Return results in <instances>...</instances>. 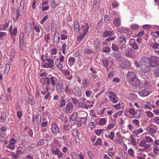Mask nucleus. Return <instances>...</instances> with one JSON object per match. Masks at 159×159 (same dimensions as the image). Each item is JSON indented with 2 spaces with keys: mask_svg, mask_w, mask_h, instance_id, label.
<instances>
[{
  "mask_svg": "<svg viewBox=\"0 0 159 159\" xmlns=\"http://www.w3.org/2000/svg\"><path fill=\"white\" fill-rule=\"evenodd\" d=\"M80 25L77 20H75L74 21V29L76 32H78L79 30Z\"/></svg>",
  "mask_w": 159,
  "mask_h": 159,
  "instance_id": "ddd939ff",
  "label": "nucleus"
},
{
  "mask_svg": "<svg viewBox=\"0 0 159 159\" xmlns=\"http://www.w3.org/2000/svg\"><path fill=\"white\" fill-rule=\"evenodd\" d=\"M57 5L58 4L56 2V0H52L51 5V7L55 8Z\"/></svg>",
  "mask_w": 159,
  "mask_h": 159,
  "instance_id": "4be33fe9",
  "label": "nucleus"
},
{
  "mask_svg": "<svg viewBox=\"0 0 159 159\" xmlns=\"http://www.w3.org/2000/svg\"><path fill=\"white\" fill-rule=\"evenodd\" d=\"M74 93L76 96L80 97L81 95V92L80 89L77 88V89H75V90Z\"/></svg>",
  "mask_w": 159,
  "mask_h": 159,
  "instance_id": "6ab92c4d",
  "label": "nucleus"
},
{
  "mask_svg": "<svg viewBox=\"0 0 159 159\" xmlns=\"http://www.w3.org/2000/svg\"><path fill=\"white\" fill-rule=\"evenodd\" d=\"M112 49L114 51H118L119 48L115 44L113 43L112 46Z\"/></svg>",
  "mask_w": 159,
  "mask_h": 159,
  "instance_id": "7c9ffc66",
  "label": "nucleus"
},
{
  "mask_svg": "<svg viewBox=\"0 0 159 159\" xmlns=\"http://www.w3.org/2000/svg\"><path fill=\"white\" fill-rule=\"evenodd\" d=\"M126 79L129 83L133 86H138L140 84L139 80L137 78L136 75L133 72H128L126 76Z\"/></svg>",
  "mask_w": 159,
  "mask_h": 159,
  "instance_id": "f03ea898",
  "label": "nucleus"
},
{
  "mask_svg": "<svg viewBox=\"0 0 159 159\" xmlns=\"http://www.w3.org/2000/svg\"><path fill=\"white\" fill-rule=\"evenodd\" d=\"M133 53V50L131 48H128L125 50V55L127 57H130Z\"/></svg>",
  "mask_w": 159,
  "mask_h": 159,
  "instance_id": "4468645a",
  "label": "nucleus"
},
{
  "mask_svg": "<svg viewBox=\"0 0 159 159\" xmlns=\"http://www.w3.org/2000/svg\"><path fill=\"white\" fill-rule=\"evenodd\" d=\"M25 1L24 0H22L21 1L20 5L19 7V9H23L24 7Z\"/></svg>",
  "mask_w": 159,
  "mask_h": 159,
  "instance_id": "e433bc0d",
  "label": "nucleus"
},
{
  "mask_svg": "<svg viewBox=\"0 0 159 159\" xmlns=\"http://www.w3.org/2000/svg\"><path fill=\"white\" fill-rule=\"evenodd\" d=\"M56 88L58 92L60 93L62 91V89L61 88L59 83H58L57 84Z\"/></svg>",
  "mask_w": 159,
  "mask_h": 159,
  "instance_id": "412c9836",
  "label": "nucleus"
},
{
  "mask_svg": "<svg viewBox=\"0 0 159 159\" xmlns=\"http://www.w3.org/2000/svg\"><path fill=\"white\" fill-rule=\"evenodd\" d=\"M146 114L149 117H152L154 116L153 114L150 111L146 112Z\"/></svg>",
  "mask_w": 159,
  "mask_h": 159,
  "instance_id": "e2e57ef3",
  "label": "nucleus"
},
{
  "mask_svg": "<svg viewBox=\"0 0 159 159\" xmlns=\"http://www.w3.org/2000/svg\"><path fill=\"white\" fill-rule=\"evenodd\" d=\"M52 133L56 134L59 133L60 131V129L57 125L55 123H53L52 126Z\"/></svg>",
  "mask_w": 159,
  "mask_h": 159,
  "instance_id": "0eeeda50",
  "label": "nucleus"
},
{
  "mask_svg": "<svg viewBox=\"0 0 159 159\" xmlns=\"http://www.w3.org/2000/svg\"><path fill=\"white\" fill-rule=\"evenodd\" d=\"M144 88L146 89H148L151 87V84L150 83L146 81L144 83Z\"/></svg>",
  "mask_w": 159,
  "mask_h": 159,
  "instance_id": "bb28decb",
  "label": "nucleus"
},
{
  "mask_svg": "<svg viewBox=\"0 0 159 159\" xmlns=\"http://www.w3.org/2000/svg\"><path fill=\"white\" fill-rule=\"evenodd\" d=\"M61 117L62 118V119H61V120L64 121L65 123H66L67 122L68 119L66 117L63 116H62Z\"/></svg>",
  "mask_w": 159,
  "mask_h": 159,
  "instance_id": "bf43d9fd",
  "label": "nucleus"
},
{
  "mask_svg": "<svg viewBox=\"0 0 159 159\" xmlns=\"http://www.w3.org/2000/svg\"><path fill=\"white\" fill-rule=\"evenodd\" d=\"M146 143V141L143 139L140 142V145L141 147H144Z\"/></svg>",
  "mask_w": 159,
  "mask_h": 159,
  "instance_id": "de8ad7c7",
  "label": "nucleus"
},
{
  "mask_svg": "<svg viewBox=\"0 0 159 159\" xmlns=\"http://www.w3.org/2000/svg\"><path fill=\"white\" fill-rule=\"evenodd\" d=\"M114 133L113 132H111V134L109 136V138L111 139H113L114 137Z\"/></svg>",
  "mask_w": 159,
  "mask_h": 159,
  "instance_id": "338daca9",
  "label": "nucleus"
},
{
  "mask_svg": "<svg viewBox=\"0 0 159 159\" xmlns=\"http://www.w3.org/2000/svg\"><path fill=\"white\" fill-rule=\"evenodd\" d=\"M86 118L85 117H82L80 120V121L82 124H84L86 122Z\"/></svg>",
  "mask_w": 159,
  "mask_h": 159,
  "instance_id": "774afa93",
  "label": "nucleus"
},
{
  "mask_svg": "<svg viewBox=\"0 0 159 159\" xmlns=\"http://www.w3.org/2000/svg\"><path fill=\"white\" fill-rule=\"evenodd\" d=\"M114 126V125L113 123H111L107 127L106 130H107L110 129L111 128H113Z\"/></svg>",
  "mask_w": 159,
  "mask_h": 159,
  "instance_id": "09e8293b",
  "label": "nucleus"
},
{
  "mask_svg": "<svg viewBox=\"0 0 159 159\" xmlns=\"http://www.w3.org/2000/svg\"><path fill=\"white\" fill-rule=\"evenodd\" d=\"M78 131L76 129H73L72 132V134L74 136H77L78 135Z\"/></svg>",
  "mask_w": 159,
  "mask_h": 159,
  "instance_id": "864d4df0",
  "label": "nucleus"
},
{
  "mask_svg": "<svg viewBox=\"0 0 159 159\" xmlns=\"http://www.w3.org/2000/svg\"><path fill=\"white\" fill-rule=\"evenodd\" d=\"M26 32L27 33H30L32 31L31 25L30 24H28L26 27Z\"/></svg>",
  "mask_w": 159,
  "mask_h": 159,
  "instance_id": "aec40b11",
  "label": "nucleus"
},
{
  "mask_svg": "<svg viewBox=\"0 0 159 159\" xmlns=\"http://www.w3.org/2000/svg\"><path fill=\"white\" fill-rule=\"evenodd\" d=\"M119 40L121 44L124 45L125 44L126 42V39L124 36H121L119 37Z\"/></svg>",
  "mask_w": 159,
  "mask_h": 159,
  "instance_id": "dca6fc26",
  "label": "nucleus"
},
{
  "mask_svg": "<svg viewBox=\"0 0 159 159\" xmlns=\"http://www.w3.org/2000/svg\"><path fill=\"white\" fill-rule=\"evenodd\" d=\"M77 113L76 112L74 113L72 115L71 118H70V120H71L73 121H74L76 120L77 117Z\"/></svg>",
  "mask_w": 159,
  "mask_h": 159,
  "instance_id": "5701e85b",
  "label": "nucleus"
},
{
  "mask_svg": "<svg viewBox=\"0 0 159 159\" xmlns=\"http://www.w3.org/2000/svg\"><path fill=\"white\" fill-rule=\"evenodd\" d=\"M74 107V106L72 103H69L67 104L66 107L64 108V112L66 113H70L73 111Z\"/></svg>",
  "mask_w": 159,
  "mask_h": 159,
  "instance_id": "7ed1b4c3",
  "label": "nucleus"
},
{
  "mask_svg": "<svg viewBox=\"0 0 159 159\" xmlns=\"http://www.w3.org/2000/svg\"><path fill=\"white\" fill-rule=\"evenodd\" d=\"M155 75L156 76L159 77V67H157L156 69Z\"/></svg>",
  "mask_w": 159,
  "mask_h": 159,
  "instance_id": "ea45409f",
  "label": "nucleus"
},
{
  "mask_svg": "<svg viewBox=\"0 0 159 159\" xmlns=\"http://www.w3.org/2000/svg\"><path fill=\"white\" fill-rule=\"evenodd\" d=\"M60 36L57 32L55 33L53 39V42L56 44H57L59 41Z\"/></svg>",
  "mask_w": 159,
  "mask_h": 159,
  "instance_id": "1a4fd4ad",
  "label": "nucleus"
},
{
  "mask_svg": "<svg viewBox=\"0 0 159 159\" xmlns=\"http://www.w3.org/2000/svg\"><path fill=\"white\" fill-rule=\"evenodd\" d=\"M110 17L109 16L105 15L104 16V19L105 21L107 22L109 21Z\"/></svg>",
  "mask_w": 159,
  "mask_h": 159,
  "instance_id": "69168bd1",
  "label": "nucleus"
},
{
  "mask_svg": "<svg viewBox=\"0 0 159 159\" xmlns=\"http://www.w3.org/2000/svg\"><path fill=\"white\" fill-rule=\"evenodd\" d=\"M147 130L148 132L151 133H154L156 132V130L150 127H148L147 128Z\"/></svg>",
  "mask_w": 159,
  "mask_h": 159,
  "instance_id": "c85d7f7f",
  "label": "nucleus"
},
{
  "mask_svg": "<svg viewBox=\"0 0 159 159\" xmlns=\"http://www.w3.org/2000/svg\"><path fill=\"white\" fill-rule=\"evenodd\" d=\"M50 80L51 81V83L52 85L53 86H54L55 85L56 83L55 81L54 80V77H52L50 79Z\"/></svg>",
  "mask_w": 159,
  "mask_h": 159,
  "instance_id": "a18cd8bd",
  "label": "nucleus"
},
{
  "mask_svg": "<svg viewBox=\"0 0 159 159\" xmlns=\"http://www.w3.org/2000/svg\"><path fill=\"white\" fill-rule=\"evenodd\" d=\"M101 139H100L98 138L96 141L94 143L95 145L97 146L101 145Z\"/></svg>",
  "mask_w": 159,
  "mask_h": 159,
  "instance_id": "4c0bfd02",
  "label": "nucleus"
},
{
  "mask_svg": "<svg viewBox=\"0 0 159 159\" xmlns=\"http://www.w3.org/2000/svg\"><path fill=\"white\" fill-rule=\"evenodd\" d=\"M103 131V129H98L95 130V134L97 135H99Z\"/></svg>",
  "mask_w": 159,
  "mask_h": 159,
  "instance_id": "c03bdc74",
  "label": "nucleus"
},
{
  "mask_svg": "<svg viewBox=\"0 0 159 159\" xmlns=\"http://www.w3.org/2000/svg\"><path fill=\"white\" fill-rule=\"evenodd\" d=\"M50 80L48 77H47L45 78L44 79V84H50Z\"/></svg>",
  "mask_w": 159,
  "mask_h": 159,
  "instance_id": "b1692460",
  "label": "nucleus"
},
{
  "mask_svg": "<svg viewBox=\"0 0 159 159\" xmlns=\"http://www.w3.org/2000/svg\"><path fill=\"white\" fill-rule=\"evenodd\" d=\"M75 59L73 57H70L69 59V63L70 65L74 64L75 62Z\"/></svg>",
  "mask_w": 159,
  "mask_h": 159,
  "instance_id": "a878e982",
  "label": "nucleus"
},
{
  "mask_svg": "<svg viewBox=\"0 0 159 159\" xmlns=\"http://www.w3.org/2000/svg\"><path fill=\"white\" fill-rule=\"evenodd\" d=\"M140 111L139 110H137L135 111L133 116L136 118H139L141 117L140 116Z\"/></svg>",
  "mask_w": 159,
  "mask_h": 159,
  "instance_id": "a211bd4d",
  "label": "nucleus"
},
{
  "mask_svg": "<svg viewBox=\"0 0 159 159\" xmlns=\"http://www.w3.org/2000/svg\"><path fill=\"white\" fill-rule=\"evenodd\" d=\"M106 121L107 120L104 118H102L100 120L99 123L101 125H103Z\"/></svg>",
  "mask_w": 159,
  "mask_h": 159,
  "instance_id": "a19ab883",
  "label": "nucleus"
},
{
  "mask_svg": "<svg viewBox=\"0 0 159 159\" xmlns=\"http://www.w3.org/2000/svg\"><path fill=\"white\" fill-rule=\"evenodd\" d=\"M83 87L84 88H87L89 85V81L86 78H84L83 80Z\"/></svg>",
  "mask_w": 159,
  "mask_h": 159,
  "instance_id": "9d476101",
  "label": "nucleus"
},
{
  "mask_svg": "<svg viewBox=\"0 0 159 159\" xmlns=\"http://www.w3.org/2000/svg\"><path fill=\"white\" fill-rule=\"evenodd\" d=\"M139 94L141 96L145 97L148 95L149 93L148 92H147L146 90H144L139 92Z\"/></svg>",
  "mask_w": 159,
  "mask_h": 159,
  "instance_id": "f3484780",
  "label": "nucleus"
},
{
  "mask_svg": "<svg viewBox=\"0 0 159 159\" xmlns=\"http://www.w3.org/2000/svg\"><path fill=\"white\" fill-rule=\"evenodd\" d=\"M48 16H46L45 17H44L42 19L41 21V24H43L44 22L46 21V20L48 19Z\"/></svg>",
  "mask_w": 159,
  "mask_h": 159,
  "instance_id": "13d9d810",
  "label": "nucleus"
},
{
  "mask_svg": "<svg viewBox=\"0 0 159 159\" xmlns=\"http://www.w3.org/2000/svg\"><path fill=\"white\" fill-rule=\"evenodd\" d=\"M44 39L47 40L46 43H48V41L50 39V35L49 34H46L44 37Z\"/></svg>",
  "mask_w": 159,
  "mask_h": 159,
  "instance_id": "680f3d73",
  "label": "nucleus"
},
{
  "mask_svg": "<svg viewBox=\"0 0 159 159\" xmlns=\"http://www.w3.org/2000/svg\"><path fill=\"white\" fill-rule=\"evenodd\" d=\"M100 0H93V9L95 11H96L98 8V5Z\"/></svg>",
  "mask_w": 159,
  "mask_h": 159,
  "instance_id": "9b49d317",
  "label": "nucleus"
},
{
  "mask_svg": "<svg viewBox=\"0 0 159 159\" xmlns=\"http://www.w3.org/2000/svg\"><path fill=\"white\" fill-rule=\"evenodd\" d=\"M130 138L131 139V142L133 145L135 146L136 145V140L135 139L133 138L132 135H131L130 137Z\"/></svg>",
  "mask_w": 159,
  "mask_h": 159,
  "instance_id": "393cba45",
  "label": "nucleus"
},
{
  "mask_svg": "<svg viewBox=\"0 0 159 159\" xmlns=\"http://www.w3.org/2000/svg\"><path fill=\"white\" fill-rule=\"evenodd\" d=\"M138 66L144 72L147 73L151 68V63L149 59L144 58L139 62Z\"/></svg>",
  "mask_w": 159,
  "mask_h": 159,
  "instance_id": "f257e3e1",
  "label": "nucleus"
},
{
  "mask_svg": "<svg viewBox=\"0 0 159 159\" xmlns=\"http://www.w3.org/2000/svg\"><path fill=\"white\" fill-rule=\"evenodd\" d=\"M88 29L87 28H84L83 30L82 34L85 35L88 31Z\"/></svg>",
  "mask_w": 159,
  "mask_h": 159,
  "instance_id": "6e6d98bb",
  "label": "nucleus"
},
{
  "mask_svg": "<svg viewBox=\"0 0 159 159\" xmlns=\"http://www.w3.org/2000/svg\"><path fill=\"white\" fill-rule=\"evenodd\" d=\"M159 150V148L157 146H155V147L153 149V152L155 154H156L157 153V152Z\"/></svg>",
  "mask_w": 159,
  "mask_h": 159,
  "instance_id": "603ef678",
  "label": "nucleus"
},
{
  "mask_svg": "<svg viewBox=\"0 0 159 159\" xmlns=\"http://www.w3.org/2000/svg\"><path fill=\"white\" fill-rule=\"evenodd\" d=\"M145 140L148 143H151L153 141L152 139L150 137H146L145 138Z\"/></svg>",
  "mask_w": 159,
  "mask_h": 159,
  "instance_id": "f704fd0d",
  "label": "nucleus"
},
{
  "mask_svg": "<svg viewBox=\"0 0 159 159\" xmlns=\"http://www.w3.org/2000/svg\"><path fill=\"white\" fill-rule=\"evenodd\" d=\"M102 62L105 66H107L109 64V61L106 59H103Z\"/></svg>",
  "mask_w": 159,
  "mask_h": 159,
  "instance_id": "cd10ccee",
  "label": "nucleus"
},
{
  "mask_svg": "<svg viewBox=\"0 0 159 159\" xmlns=\"http://www.w3.org/2000/svg\"><path fill=\"white\" fill-rule=\"evenodd\" d=\"M52 152L54 154H55L58 156L59 158H61L63 157V154L61 151L59 150L58 148H56L55 149H54L53 148L52 149Z\"/></svg>",
  "mask_w": 159,
  "mask_h": 159,
  "instance_id": "423d86ee",
  "label": "nucleus"
},
{
  "mask_svg": "<svg viewBox=\"0 0 159 159\" xmlns=\"http://www.w3.org/2000/svg\"><path fill=\"white\" fill-rule=\"evenodd\" d=\"M110 50V48L109 47H105L103 49V51L104 52H108Z\"/></svg>",
  "mask_w": 159,
  "mask_h": 159,
  "instance_id": "49530a36",
  "label": "nucleus"
},
{
  "mask_svg": "<svg viewBox=\"0 0 159 159\" xmlns=\"http://www.w3.org/2000/svg\"><path fill=\"white\" fill-rule=\"evenodd\" d=\"M100 43L99 40L98 39H97L95 41H94L93 44L95 47H97L99 45Z\"/></svg>",
  "mask_w": 159,
  "mask_h": 159,
  "instance_id": "72a5a7b5",
  "label": "nucleus"
},
{
  "mask_svg": "<svg viewBox=\"0 0 159 159\" xmlns=\"http://www.w3.org/2000/svg\"><path fill=\"white\" fill-rule=\"evenodd\" d=\"M130 98L133 100H134L137 98V95L134 93H131L129 96Z\"/></svg>",
  "mask_w": 159,
  "mask_h": 159,
  "instance_id": "58836bf2",
  "label": "nucleus"
},
{
  "mask_svg": "<svg viewBox=\"0 0 159 159\" xmlns=\"http://www.w3.org/2000/svg\"><path fill=\"white\" fill-rule=\"evenodd\" d=\"M92 52V50L88 48H86L84 50V53H85L90 54Z\"/></svg>",
  "mask_w": 159,
  "mask_h": 159,
  "instance_id": "3c124183",
  "label": "nucleus"
},
{
  "mask_svg": "<svg viewBox=\"0 0 159 159\" xmlns=\"http://www.w3.org/2000/svg\"><path fill=\"white\" fill-rule=\"evenodd\" d=\"M104 34L106 36V37H108L111 34V33L110 31H106L104 32Z\"/></svg>",
  "mask_w": 159,
  "mask_h": 159,
  "instance_id": "5fc2aeb1",
  "label": "nucleus"
},
{
  "mask_svg": "<svg viewBox=\"0 0 159 159\" xmlns=\"http://www.w3.org/2000/svg\"><path fill=\"white\" fill-rule=\"evenodd\" d=\"M11 156H12V159H17L18 158V155L16 153L12 154Z\"/></svg>",
  "mask_w": 159,
  "mask_h": 159,
  "instance_id": "0e129e2a",
  "label": "nucleus"
},
{
  "mask_svg": "<svg viewBox=\"0 0 159 159\" xmlns=\"http://www.w3.org/2000/svg\"><path fill=\"white\" fill-rule=\"evenodd\" d=\"M60 102V106L61 107H64L66 104V101L63 99H61Z\"/></svg>",
  "mask_w": 159,
  "mask_h": 159,
  "instance_id": "c756f323",
  "label": "nucleus"
},
{
  "mask_svg": "<svg viewBox=\"0 0 159 159\" xmlns=\"http://www.w3.org/2000/svg\"><path fill=\"white\" fill-rule=\"evenodd\" d=\"M139 27V25L136 24H133L130 26V28L132 30H135L137 29Z\"/></svg>",
  "mask_w": 159,
  "mask_h": 159,
  "instance_id": "2f4dec72",
  "label": "nucleus"
},
{
  "mask_svg": "<svg viewBox=\"0 0 159 159\" xmlns=\"http://www.w3.org/2000/svg\"><path fill=\"white\" fill-rule=\"evenodd\" d=\"M6 118V114L4 112H2L0 117V121L2 123H4Z\"/></svg>",
  "mask_w": 159,
  "mask_h": 159,
  "instance_id": "f8f14e48",
  "label": "nucleus"
},
{
  "mask_svg": "<svg viewBox=\"0 0 159 159\" xmlns=\"http://www.w3.org/2000/svg\"><path fill=\"white\" fill-rule=\"evenodd\" d=\"M66 44H64L62 46V52L63 54L65 53V50L66 49Z\"/></svg>",
  "mask_w": 159,
  "mask_h": 159,
  "instance_id": "4d7b16f0",
  "label": "nucleus"
},
{
  "mask_svg": "<svg viewBox=\"0 0 159 159\" xmlns=\"http://www.w3.org/2000/svg\"><path fill=\"white\" fill-rule=\"evenodd\" d=\"M84 36L83 34H81L80 35L78 36L77 37L78 40L79 41H80L83 39Z\"/></svg>",
  "mask_w": 159,
  "mask_h": 159,
  "instance_id": "8fccbe9b",
  "label": "nucleus"
},
{
  "mask_svg": "<svg viewBox=\"0 0 159 159\" xmlns=\"http://www.w3.org/2000/svg\"><path fill=\"white\" fill-rule=\"evenodd\" d=\"M44 140L43 139H41L39 140L37 143L38 146H40L43 144L44 143Z\"/></svg>",
  "mask_w": 159,
  "mask_h": 159,
  "instance_id": "37998d69",
  "label": "nucleus"
},
{
  "mask_svg": "<svg viewBox=\"0 0 159 159\" xmlns=\"http://www.w3.org/2000/svg\"><path fill=\"white\" fill-rule=\"evenodd\" d=\"M113 24L116 26H119L120 24V19L118 18H115L113 20Z\"/></svg>",
  "mask_w": 159,
  "mask_h": 159,
  "instance_id": "2eb2a0df",
  "label": "nucleus"
},
{
  "mask_svg": "<svg viewBox=\"0 0 159 159\" xmlns=\"http://www.w3.org/2000/svg\"><path fill=\"white\" fill-rule=\"evenodd\" d=\"M159 47V44L157 43H155L152 45V47L154 49H156Z\"/></svg>",
  "mask_w": 159,
  "mask_h": 159,
  "instance_id": "79ce46f5",
  "label": "nucleus"
},
{
  "mask_svg": "<svg viewBox=\"0 0 159 159\" xmlns=\"http://www.w3.org/2000/svg\"><path fill=\"white\" fill-rule=\"evenodd\" d=\"M138 45L136 42H134L132 43V48L134 49H138Z\"/></svg>",
  "mask_w": 159,
  "mask_h": 159,
  "instance_id": "c9c22d12",
  "label": "nucleus"
},
{
  "mask_svg": "<svg viewBox=\"0 0 159 159\" xmlns=\"http://www.w3.org/2000/svg\"><path fill=\"white\" fill-rule=\"evenodd\" d=\"M72 101L75 105H76L79 102L78 100L75 98H72Z\"/></svg>",
  "mask_w": 159,
  "mask_h": 159,
  "instance_id": "052dcab7",
  "label": "nucleus"
},
{
  "mask_svg": "<svg viewBox=\"0 0 159 159\" xmlns=\"http://www.w3.org/2000/svg\"><path fill=\"white\" fill-rule=\"evenodd\" d=\"M151 144H146V143L145 146L143 148V149H142L140 148L139 149V150H140L141 151H144L145 150L149 148V147L151 146Z\"/></svg>",
  "mask_w": 159,
  "mask_h": 159,
  "instance_id": "473e14b6",
  "label": "nucleus"
},
{
  "mask_svg": "<svg viewBox=\"0 0 159 159\" xmlns=\"http://www.w3.org/2000/svg\"><path fill=\"white\" fill-rule=\"evenodd\" d=\"M46 60L49 63H45L43 65V67L45 68H48L50 67L52 68L53 66V63L54 61L51 59L46 58Z\"/></svg>",
  "mask_w": 159,
  "mask_h": 159,
  "instance_id": "20e7f679",
  "label": "nucleus"
},
{
  "mask_svg": "<svg viewBox=\"0 0 159 159\" xmlns=\"http://www.w3.org/2000/svg\"><path fill=\"white\" fill-rule=\"evenodd\" d=\"M152 60V62L151 63V66L155 67L159 65V57H154Z\"/></svg>",
  "mask_w": 159,
  "mask_h": 159,
  "instance_id": "39448f33",
  "label": "nucleus"
},
{
  "mask_svg": "<svg viewBox=\"0 0 159 159\" xmlns=\"http://www.w3.org/2000/svg\"><path fill=\"white\" fill-rule=\"evenodd\" d=\"M109 94L111 95L109 97L111 101L114 103H116L117 102V100H116V95L114 93L111 92H109Z\"/></svg>",
  "mask_w": 159,
  "mask_h": 159,
  "instance_id": "6e6552de",
  "label": "nucleus"
}]
</instances>
